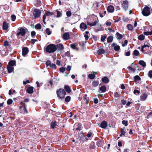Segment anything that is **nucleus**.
Masks as SVG:
<instances>
[{
	"label": "nucleus",
	"instance_id": "aec40b11",
	"mask_svg": "<svg viewBox=\"0 0 152 152\" xmlns=\"http://www.w3.org/2000/svg\"><path fill=\"white\" fill-rule=\"evenodd\" d=\"M123 35L119 34L118 32H117L116 33V37L117 39L118 40L121 39L123 38Z\"/></svg>",
	"mask_w": 152,
	"mask_h": 152
},
{
	"label": "nucleus",
	"instance_id": "2eb2a0df",
	"mask_svg": "<svg viewBox=\"0 0 152 152\" xmlns=\"http://www.w3.org/2000/svg\"><path fill=\"white\" fill-rule=\"evenodd\" d=\"M93 73L90 74L88 75V77L91 79H93L95 77V75L96 74V72H93Z\"/></svg>",
	"mask_w": 152,
	"mask_h": 152
},
{
	"label": "nucleus",
	"instance_id": "de8ad7c7",
	"mask_svg": "<svg viewBox=\"0 0 152 152\" xmlns=\"http://www.w3.org/2000/svg\"><path fill=\"white\" fill-rule=\"evenodd\" d=\"M125 133L126 132L123 129H122L121 131V133L120 134V136H121L122 135H124Z\"/></svg>",
	"mask_w": 152,
	"mask_h": 152
},
{
	"label": "nucleus",
	"instance_id": "c03bdc74",
	"mask_svg": "<svg viewBox=\"0 0 152 152\" xmlns=\"http://www.w3.org/2000/svg\"><path fill=\"white\" fill-rule=\"evenodd\" d=\"M11 20L12 21H15L16 19V17L15 15H11Z\"/></svg>",
	"mask_w": 152,
	"mask_h": 152
},
{
	"label": "nucleus",
	"instance_id": "f257e3e1",
	"mask_svg": "<svg viewBox=\"0 0 152 152\" xmlns=\"http://www.w3.org/2000/svg\"><path fill=\"white\" fill-rule=\"evenodd\" d=\"M57 50L56 45L53 44H50L48 45L46 48V52L49 53H54Z\"/></svg>",
	"mask_w": 152,
	"mask_h": 152
},
{
	"label": "nucleus",
	"instance_id": "bf43d9fd",
	"mask_svg": "<svg viewBox=\"0 0 152 152\" xmlns=\"http://www.w3.org/2000/svg\"><path fill=\"white\" fill-rule=\"evenodd\" d=\"M152 115V111L149 113L147 115V118H149L150 117H151V115Z\"/></svg>",
	"mask_w": 152,
	"mask_h": 152
},
{
	"label": "nucleus",
	"instance_id": "a18cd8bd",
	"mask_svg": "<svg viewBox=\"0 0 152 152\" xmlns=\"http://www.w3.org/2000/svg\"><path fill=\"white\" fill-rule=\"evenodd\" d=\"M46 32L48 35L50 34L51 33V32L50 31L49 29L48 28L46 29Z\"/></svg>",
	"mask_w": 152,
	"mask_h": 152
},
{
	"label": "nucleus",
	"instance_id": "9d476101",
	"mask_svg": "<svg viewBox=\"0 0 152 152\" xmlns=\"http://www.w3.org/2000/svg\"><path fill=\"white\" fill-rule=\"evenodd\" d=\"M25 30L23 28H21L20 30V31L17 33V35L20 34L22 36H24L26 34Z\"/></svg>",
	"mask_w": 152,
	"mask_h": 152
},
{
	"label": "nucleus",
	"instance_id": "a878e982",
	"mask_svg": "<svg viewBox=\"0 0 152 152\" xmlns=\"http://www.w3.org/2000/svg\"><path fill=\"white\" fill-rule=\"evenodd\" d=\"M139 64L143 67H145L146 66L145 62L143 60H140L139 61Z\"/></svg>",
	"mask_w": 152,
	"mask_h": 152
},
{
	"label": "nucleus",
	"instance_id": "49530a36",
	"mask_svg": "<svg viewBox=\"0 0 152 152\" xmlns=\"http://www.w3.org/2000/svg\"><path fill=\"white\" fill-rule=\"evenodd\" d=\"M122 124L124 125L125 126H126L128 125V121H127L123 120L122 121Z\"/></svg>",
	"mask_w": 152,
	"mask_h": 152
},
{
	"label": "nucleus",
	"instance_id": "cd10ccee",
	"mask_svg": "<svg viewBox=\"0 0 152 152\" xmlns=\"http://www.w3.org/2000/svg\"><path fill=\"white\" fill-rule=\"evenodd\" d=\"M96 20H95L92 23H90L89 22H88L87 23L90 26H95L96 24Z\"/></svg>",
	"mask_w": 152,
	"mask_h": 152
},
{
	"label": "nucleus",
	"instance_id": "5fc2aeb1",
	"mask_svg": "<svg viewBox=\"0 0 152 152\" xmlns=\"http://www.w3.org/2000/svg\"><path fill=\"white\" fill-rule=\"evenodd\" d=\"M45 14H46V15H47V16L51 15H53V13H52L51 12H46Z\"/></svg>",
	"mask_w": 152,
	"mask_h": 152
},
{
	"label": "nucleus",
	"instance_id": "58836bf2",
	"mask_svg": "<svg viewBox=\"0 0 152 152\" xmlns=\"http://www.w3.org/2000/svg\"><path fill=\"white\" fill-rule=\"evenodd\" d=\"M144 34L145 35H150L152 34V31H151L144 32Z\"/></svg>",
	"mask_w": 152,
	"mask_h": 152
},
{
	"label": "nucleus",
	"instance_id": "052dcab7",
	"mask_svg": "<svg viewBox=\"0 0 152 152\" xmlns=\"http://www.w3.org/2000/svg\"><path fill=\"white\" fill-rule=\"evenodd\" d=\"M37 39H32L31 40V42L32 44H34V43L36 42L37 41Z\"/></svg>",
	"mask_w": 152,
	"mask_h": 152
},
{
	"label": "nucleus",
	"instance_id": "1a4fd4ad",
	"mask_svg": "<svg viewBox=\"0 0 152 152\" xmlns=\"http://www.w3.org/2000/svg\"><path fill=\"white\" fill-rule=\"evenodd\" d=\"M62 38L64 40L69 39V33L68 32L65 33L63 35Z\"/></svg>",
	"mask_w": 152,
	"mask_h": 152
},
{
	"label": "nucleus",
	"instance_id": "6e6d98bb",
	"mask_svg": "<svg viewBox=\"0 0 152 152\" xmlns=\"http://www.w3.org/2000/svg\"><path fill=\"white\" fill-rule=\"evenodd\" d=\"M65 70V68L64 67H61L60 68L59 71L61 72H64Z\"/></svg>",
	"mask_w": 152,
	"mask_h": 152
},
{
	"label": "nucleus",
	"instance_id": "f03ea898",
	"mask_svg": "<svg viewBox=\"0 0 152 152\" xmlns=\"http://www.w3.org/2000/svg\"><path fill=\"white\" fill-rule=\"evenodd\" d=\"M4 47H5V48H4V50H2L1 52V54L3 56H6L7 55L8 53V52L10 50L8 49V48L10 47V46L9 45V42L7 41H5L4 42Z\"/></svg>",
	"mask_w": 152,
	"mask_h": 152
},
{
	"label": "nucleus",
	"instance_id": "e2e57ef3",
	"mask_svg": "<svg viewBox=\"0 0 152 152\" xmlns=\"http://www.w3.org/2000/svg\"><path fill=\"white\" fill-rule=\"evenodd\" d=\"M95 147V146L94 144H90L89 146V148H90L94 149Z\"/></svg>",
	"mask_w": 152,
	"mask_h": 152
},
{
	"label": "nucleus",
	"instance_id": "c9c22d12",
	"mask_svg": "<svg viewBox=\"0 0 152 152\" xmlns=\"http://www.w3.org/2000/svg\"><path fill=\"white\" fill-rule=\"evenodd\" d=\"M83 98L86 100V104H88L89 101V98L87 96V95H85L83 97Z\"/></svg>",
	"mask_w": 152,
	"mask_h": 152
},
{
	"label": "nucleus",
	"instance_id": "6ab92c4d",
	"mask_svg": "<svg viewBox=\"0 0 152 152\" xmlns=\"http://www.w3.org/2000/svg\"><path fill=\"white\" fill-rule=\"evenodd\" d=\"M8 28V24L6 22H4L3 23V29L4 30H7Z\"/></svg>",
	"mask_w": 152,
	"mask_h": 152
},
{
	"label": "nucleus",
	"instance_id": "ddd939ff",
	"mask_svg": "<svg viewBox=\"0 0 152 152\" xmlns=\"http://www.w3.org/2000/svg\"><path fill=\"white\" fill-rule=\"evenodd\" d=\"M34 88L32 86L28 87L26 89L27 92L29 94H32L33 92Z\"/></svg>",
	"mask_w": 152,
	"mask_h": 152
},
{
	"label": "nucleus",
	"instance_id": "a211bd4d",
	"mask_svg": "<svg viewBox=\"0 0 152 152\" xmlns=\"http://www.w3.org/2000/svg\"><path fill=\"white\" fill-rule=\"evenodd\" d=\"M107 126V123L106 121H104L100 124V127L103 129L105 128Z\"/></svg>",
	"mask_w": 152,
	"mask_h": 152
},
{
	"label": "nucleus",
	"instance_id": "79ce46f5",
	"mask_svg": "<svg viewBox=\"0 0 152 152\" xmlns=\"http://www.w3.org/2000/svg\"><path fill=\"white\" fill-rule=\"evenodd\" d=\"M50 67L52 69H55L56 68V66L55 64L53 63L51 64Z\"/></svg>",
	"mask_w": 152,
	"mask_h": 152
},
{
	"label": "nucleus",
	"instance_id": "680f3d73",
	"mask_svg": "<svg viewBox=\"0 0 152 152\" xmlns=\"http://www.w3.org/2000/svg\"><path fill=\"white\" fill-rule=\"evenodd\" d=\"M121 102L122 104L125 105L126 103V101L124 99H122L121 100Z\"/></svg>",
	"mask_w": 152,
	"mask_h": 152
},
{
	"label": "nucleus",
	"instance_id": "864d4df0",
	"mask_svg": "<svg viewBox=\"0 0 152 152\" xmlns=\"http://www.w3.org/2000/svg\"><path fill=\"white\" fill-rule=\"evenodd\" d=\"M149 77L151 78H152V70L149 71L148 74Z\"/></svg>",
	"mask_w": 152,
	"mask_h": 152
},
{
	"label": "nucleus",
	"instance_id": "6e6552de",
	"mask_svg": "<svg viewBox=\"0 0 152 152\" xmlns=\"http://www.w3.org/2000/svg\"><path fill=\"white\" fill-rule=\"evenodd\" d=\"M80 27L81 30L84 31L87 28V26L84 23H82L80 25Z\"/></svg>",
	"mask_w": 152,
	"mask_h": 152
},
{
	"label": "nucleus",
	"instance_id": "37998d69",
	"mask_svg": "<svg viewBox=\"0 0 152 152\" xmlns=\"http://www.w3.org/2000/svg\"><path fill=\"white\" fill-rule=\"evenodd\" d=\"M77 45L75 44H71L70 45V47L71 48L73 49H76V47Z\"/></svg>",
	"mask_w": 152,
	"mask_h": 152
},
{
	"label": "nucleus",
	"instance_id": "338daca9",
	"mask_svg": "<svg viewBox=\"0 0 152 152\" xmlns=\"http://www.w3.org/2000/svg\"><path fill=\"white\" fill-rule=\"evenodd\" d=\"M36 34V33L35 31H32L31 33V35L32 37H33Z\"/></svg>",
	"mask_w": 152,
	"mask_h": 152
},
{
	"label": "nucleus",
	"instance_id": "f3484780",
	"mask_svg": "<svg viewBox=\"0 0 152 152\" xmlns=\"http://www.w3.org/2000/svg\"><path fill=\"white\" fill-rule=\"evenodd\" d=\"M106 87L105 86H101L99 88V93H104L106 91Z\"/></svg>",
	"mask_w": 152,
	"mask_h": 152
},
{
	"label": "nucleus",
	"instance_id": "774afa93",
	"mask_svg": "<svg viewBox=\"0 0 152 152\" xmlns=\"http://www.w3.org/2000/svg\"><path fill=\"white\" fill-rule=\"evenodd\" d=\"M134 93L135 94H136V93L139 94L140 93V91L137 90H135L134 91Z\"/></svg>",
	"mask_w": 152,
	"mask_h": 152
},
{
	"label": "nucleus",
	"instance_id": "603ef678",
	"mask_svg": "<svg viewBox=\"0 0 152 152\" xmlns=\"http://www.w3.org/2000/svg\"><path fill=\"white\" fill-rule=\"evenodd\" d=\"M45 64L47 66H50V65L51 64V62L50 61H49V60L47 61L46 62Z\"/></svg>",
	"mask_w": 152,
	"mask_h": 152
},
{
	"label": "nucleus",
	"instance_id": "3c124183",
	"mask_svg": "<svg viewBox=\"0 0 152 152\" xmlns=\"http://www.w3.org/2000/svg\"><path fill=\"white\" fill-rule=\"evenodd\" d=\"M106 38V37L105 36H104V35L102 36L101 37V40L102 42H104V40H105V39Z\"/></svg>",
	"mask_w": 152,
	"mask_h": 152
},
{
	"label": "nucleus",
	"instance_id": "412c9836",
	"mask_svg": "<svg viewBox=\"0 0 152 152\" xmlns=\"http://www.w3.org/2000/svg\"><path fill=\"white\" fill-rule=\"evenodd\" d=\"M74 130H77L80 131L81 130V128L80 126H79L78 124H76L74 126Z\"/></svg>",
	"mask_w": 152,
	"mask_h": 152
},
{
	"label": "nucleus",
	"instance_id": "72a5a7b5",
	"mask_svg": "<svg viewBox=\"0 0 152 152\" xmlns=\"http://www.w3.org/2000/svg\"><path fill=\"white\" fill-rule=\"evenodd\" d=\"M64 89L68 93H69L71 92V89L68 86H65L64 87Z\"/></svg>",
	"mask_w": 152,
	"mask_h": 152
},
{
	"label": "nucleus",
	"instance_id": "0eeeda50",
	"mask_svg": "<svg viewBox=\"0 0 152 152\" xmlns=\"http://www.w3.org/2000/svg\"><path fill=\"white\" fill-rule=\"evenodd\" d=\"M29 50L27 47H24L22 49V55L25 57L26 55L28 53Z\"/></svg>",
	"mask_w": 152,
	"mask_h": 152
},
{
	"label": "nucleus",
	"instance_id": "dca6fc26",
	"mask_svg": "<svg viewBox=\"0 0 152 152\" xmlns=\"http://www.w3.org/2000/svg\"><path fill=\"white\" fill-rule=\"evenodd\" d=\"M114 10V7L111 5L108 6L107 8V11L110 12H113Z\"/></svg>",
	"mask_w": 152,
	"mask_h": 152
},
{
	"label": "nucleus",
	"instance_id": "0e129e2a",
	"mask_svg": "<svg viewBox=\"0 0 152 152\" xmlns=\"http://www.w3.org/2000/svg\"><path fill=\"white\" fill-rule=\"evenodd\" d=\"M128 68H129V69H130L131 71L132 72H134L135 70L133 68H132L130 66H129L128 67Z\"/></svg>",
	"mask_w": 152,
	"mask_h": 152
},
{
	"label": "nucleus",
	"instance_id": "393cba45",
	"mask_svg": "<svg viewBox=\"0 0 152 152\" xmlns=\"http://www.w3.org/2000/svg\"><path fill=\"white\" fill-rule=\"evenodd\" d=\"M147 97V95L144 94L140 96V100L142 101H144Z\"/></svg>",
	"mask_w": 152,
	"mask_h": 152
},
{
	"label": "nucleus",
	"instance_id": "e433bc0d",
	"mask_svg": "<svg viewBox=\"0 0 152 152\" xmlns=\"http://www.w3.org/2000/svg\"><path fill=\"white\" fill-rule=\"evenodd\" d=\"M134 55L135 56H139V53L137 50H135L133 52Z\"/></svg>",
	"mask_w": 152,
	"mask_h": 152
},
{
	"label": "nucleus",
	"instance_id": "20e7f679",
	"mask_svg": "<svg viewBox=\"0 0 152 152\" xmlns=\"http://www.w3.org/2000/svg\"><path fill=\"white\" fill-rule=\"evenodd\" d=\"M142 13L144 16H147L149 15L150 14V8L147 6L145 7L142 10Z\"/></svg>",
	"mask_w": 152,
	"mask_h": 152
},
{
	"label": "nucleus",
	"instance_id": "ea45409f",
	"mask_svg": "<svg viewBox=\"0 0 152 152\" xmlns=\"http://www.w3.org/2000/svg\"><path fill=\"white\" fill-rule=\"evenodd\" d=\"M13 102V101L11 99H9L7 101V103L8 105L11 104Z\"/></svg>",
	"mask_w": 152,
	"mask_h": 152
},
{
	"label": "nucleus",
	"instance_id": "8fccbe9b",
	"mask_svg": "<svg viewBox=\"0 0 152 152\" xmlns=\"http://www.w3.org/2000/svg\"><path fill=\"white\" fill-rule=\"evenodd\" d=\"M66 15L68 17H70L71 16L72 13L70 11H68L66 12Z\"/></svg>",
	"mask_w": 152,
	"mask_h": 152
},
{
	"label": "nucleus",
	"instance_id": "13d9d810",
	"mask_svg": "<svg viewBox=\"0 0 152 152\" xmlns=\"http://www.w3.org/2000/svg\"><path fill=\"white\" fill-rule=\"evenodd\" d=\"M57 17H61V12L58 11H57Z\"/></svg>",
	"mask_w": 152,
	"mask_h": 152
},
{
	"label": "nucleus",
	"instance_id": "c85d7f7f",
	"mask_svg": "<svg viewBox=\"0 0 152 152\" xmlns=\"http://www.w3.org/2000/svg\"><path fill=\"white\" fill-rule=\"evenodd\" d=\"M57 46L59 50H61L64 48L63 45L61 44H58Z\"/></svg>",
	"mask_w": 152,
	"mask_h": 152
},
{
	"label": "nucleus",
	"instance_id": "9b49d317",
	"mask_svg": "<svg viewBox=\"0 0 152 152\" xmlns=\"http://www.w3.org/2000/svg\"><path fill=\"white\" fill-rule=\"evenodd\" d=\"M112 47H113L115 51H118L120 49L119 46L117 45V44L115 43H113L112 45Z\"/></svg>",
	"mask_w": 152,
	"mask_h": 152
},
{
	"label": "nucleus",
	"instance_id": "c756f323",
	"mask_svg": "<svg viewBox=\"0 0 152 152\" xmlns=\"http://www.w3.org/2000/svg\"><path fill=\"white\" fill-rule=\"evenodd\" d=\"M145 36L142 34L140 35L138 37V39L140 41H142L145 39Z\"/></svg>",
	"mask_w": 152,
	"mask_h": 152
},
{
	"label": "nucleus",
	"instance_id": "f8f14e48",
	"mask_svg": "<svg viewBox=\"0 0 152 152\" xmlns=\"http://www.w3.org/2000/svg\"><path fill=\"white\" fill-rule=\"evenodd\" d=\"M149 47V46L148 45H144L142 46L141 51L142 52H145L148 49Z\"/></svg>",
	"mask_w": 152,
	"mask_h": 152
},
{
	"label": "nucleus",
	"instance_id": "7c9ffc66",
	"mask_svg": "<svg viewBox=\"0 0 152 152\" xmlns=\"http://www.w3.org/2000/svg\"><path fill=\"white\" fill-rule=\"evenodd\" d=\"M134 81L135 82H138L140 80V78L138 75H136L134 77Z\"/></svg>",
	"mask_w": 152,
	"mask_h": 152
},
{
	"label": "nucleus",
	"instance_id": "473e14b6",
	"mask_svg": "<svg viewBox=\"0 0 152 152\" xmlns=\"http://www.w3.org/2000/svg\"><path fill=\"white\" fill-rule=\"evenodd\" d=\"M113 39V36H110L107 38V42L109 43L111 42H112Z\"/></svg>",
	"mask_w": 152,
	"mask_h": 152
},
{
	"label": "nucleus",
	"instance_id": "a19ab883",
	"mask_svg": "<svg viewBox=\"0 0 152 152\" xmlns=\"http://www.w3.org/2000/svg\"><path fill=\"white\" fill-rule=\"evenodd\" d=\"M122 45L123 47H124L126 46L128 44V41L127 40H125L124 41V43L123 42L122 43Z\"/></svg>",
	"mask_w": 152,
	"mask_h": 152
},
{
	"label": "nucleus",
	"instance_id": "39448f33",
	"mask_svg": "<svg viewBox=\"0 0 152 152\" xmlns=\"http://www.w3.org/2000/svg\"><path fill=\"white\" fill-rule=\"evenodd\" d=\"M41 12L39 10L35 9L33 12V15L34 18H37L40 16Z\"/></svg>",
	"mask_w": 152,
	"mask_h": 152
},
{
	"label": "nucleus",
	"instance_id": "4468645a",
	"mask_svg": "<svg viewBox=\"0 0 152 152\" xmlns=\"http://www.w3.org/2000/svg\"><path fill=\"white\" fill-rule=\"evenodd\" d=\"M7 68L8 70V72L9 73H11L14 70V67L13 66H11L8 65L7 66Z\"/></svg>",
	"mask_w": 152,
	"mask_h": 152
},
{
	"label": "nucleus",
	"instance_id": "423d86ee",
	"mask_svg": "<svg viewBox=\"0 0 152 152\" xmlns=\"http://www.w3.org/2000/svg\"><path fill=\"white\" fill-rule=\"evenodd\" d=\"M121 5L123 8L124 9L126 12L128 8V3L127 0L121 1Z\"/></svg>",
	"mask_w": 152,
	"mask_h": 152
},
{
	"label": "nucleus",
	"instance_id": "69168bd1",
	"mask_svg": "<svg viewBox=\"0 0 152 152\" xmlns=\"http://www.w3.org/2000/svg\"><path fill=\"white\" fill-rule=\"evenodd\" d=\"M98 3L97 2H95L93 4V6L95 7H98Z\"/></svg>",
	"mask_w": 152,
	"mask_h": 152
},
{
	"label": "nucleus",
	"instance_id": "4be33fe9",
	"mask_svg": "<svg viewBox=\"0 0 152 152\" xmlns=\"http://www.w3.org/2000/svg\"><path fill=\"white\" fill-rule=\"evenodd\" d=\"M21 110H23L22 112L23 114H27L28 113V110L25 106L22 107Z\"/></svg>",
	"mask_w": 152,
	"mask_h": 152
},
{
	"label": "nucleus",
	"instance_id": "09e8293b",
	"mask_svg": "<svg viewBox=\"0 0 152 152\" xmlns=\"http://www.w3.org/2000/svg\"><path fill=\"white\" fill-rule=\"evenodd\" d=\"M70 99L71 98L70 96H67L65 98V100L66 102H69L70 101Z\"/></svg>",
	"mask_w": 152,
	"mask_h": 152
},
{
	"label": "nucleus",
	"instance_id": "4d7b16f0",
	"mask_svg": "<svg viewBox=\"0 0 152 152\" xmlns=\"http://www.w3.org/2000/svg\"><path fill=\"white\" fill-rule=\"evenodd\" d=\"M41 26L39 24H37L35 26V28L37 29H39L41 28Z\"/></svg>",
	"mask_w": 152,
	"mask_h": 152
},
{
	"label": "nucleus",
	"instance_id": "bb28decb",
	"mask_svg": "<svg viewBox=\"0 0 152 152\" xmlns=\"http://www.w3.org/2000/svg\"><path fill=\"white\" fill-rule=\"evenodd\" d=\"M16 62L14 60H12L10 61L8 63V65H9V66H13L15 65Z\"/></svg>",
	"mask_w": 152,
	"mask_h": 152
},
{
	"label": "nucleus",
	"instance_id": "4c0bfd02",
	"mask_svg": "<svg viewBox=\"0 0 152 152\" xmlns=\"http://www.w3.org/2000/svg\"><path fill=\"white\" fill-rule=\"evenodd\" d=\"M127 27L128 29L130 31L132 30L133 29V26L131 24H128L127 25Z\"/></svg>",
	"mask_w": 152,
	"mask_h": 152
},
{
	"label": "nucleus",
	"instance_id": "f704fd0d",
	"mask_svg": "<svg viewBox=\"0 0 152 152\" xmlns=\"http://www.w3.org/2000/svg\"><path fill=\"white\" fill-rule=\"evenodd\" d=\"M57 125L56 122L54 121L51 123L50 126L52 129H54Z\"/></svg>",
	"mask_w": 152,
	"mask_h": 152
},
{
	"label": "nucleus",
	"instance_id": "5701e85b",
	"mask_svg": "<svg viewBox=\"0 0 152 152\" xmlns=\"http://www.w3.org/2000/svg\"><path fill=\"white\" fill-rule=\"evenodd\" d=\"M102 82L105 83H108L109 82V79L108 78L106 77H104L102 78Z\"/></svg>",
	"mask_w": 152,
	"mask_h": 152
},
{
	"label": "nucleus",
	"instance_id": "2f4dec72",
	"mask_svg": "<svg viewBox=\"0 0 152 152\" xmlns=\"http://www.w3.org/2000/svg\"><path fill=\"white\" fill-rule=\"evenodd\" d=\"M99 83L98 81L94 80L92 82V85L94 87H96L98 86Z\"/></svg>",
	"mask_w": 152,
	"mask_h": 152
},
{
	"label": "nucleus",
	"instance_id": "7ed1b4c3",
	"mask_svg": "<svg viewBox=\"0 0 152 152\" xmlns=\"http://www.w3.org/2000/svg\"><path fill=\"white\" fill-rule=\"evenodd\" d=\"M56 93L58 98L61 99L64 98L66 94L65 91L63 89L58 90L56 91Z\"/></svg>",
	"mask_w": 152,
	"mask_h": 152
},
{
	"label": "nucleus",
	"instance_id": "b1692460",
	"mask_svg": "<svg viewBox=\"0 0 152 152\" xmlns=\"http://www.w3.org/2000/svg\"><path fill=\"white\" fill-rule=\"evenodd\" d=\"M105 52V50L103 48L100 49H99L97 51V53L99 55L103 54Z\"/></svg>",
	"mask_w": 152,
	"mask_h": 152
}]
</instances>
